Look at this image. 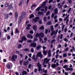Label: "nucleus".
Returning <instances> with one entry per match:
<instances>
[{"label": "nucleus", "instance_id": "53", "mask_svg": "<svg viewBox=\"0 0 75 75\" xmlns=\"http://www.w3.org/2000/svg\"><path fill=\"white\" fill-rule=\"evenodd\" d=\"M69 48L68 47H67L66 49H65L64 51H68V50Z\"/></svg>", "mask_w": 75, "mask_h": 75}, {"label": "nucleus", "instance_id": "9", "mask_svg": "<svg viewBox=\"0 0 75 75\" xmlns=\"http://www.w3.org/2000/svg\"><path fill=\"white\" fill-rule=\"evenodd\" d=\"M28 64H29V62H28V61H25L23 63V65L25 66H27Z\"/></svg>", "mask_w": 75, "mask_h": 75}, {"label": "nucleus", "instance_id": "29", "mask_svg": "<svg viewBox=\"0 0 75 75\" xmlns=\"http://www.w3.org/2000/svg\"><path fill=\"white\" fill-rule=\"evenodd\" d=\"M51 24H52V23L51 21H49L47 23V25H51Z\"/></svg>", "mask_w": 75, "mask_h": 75}, {"label": "nucleus", "instance_id": "23", "mask_svg": "<svg viewBox=\"0 0 75 75\" xmlns=\"http://www.w3.org/2000/svg\"><path fill=\"white\" fill-rule=\"evenodd\" d=\"M5 18L6 19H7L8 18V13H6L5 14Z\"/></svg>", "mask_w": 75, "mask_h": 75}, {"label": "nucleus", "instance_id": "39", "mask_svg": "<svg viewBox=\"0 0 75 75\" xmlns=\"http://www.w3.org/2000/svg\"><path fill=\"white\" fill-rule=\"evenodd\" d=\"M23 50L24 51H29V49L25 48Z\"/></svg>", "mask_w": 75, "mask_h": 75}, {"label": "nucleus", "instance_id": "37", "mask_svg": "<svg viewBox=\"0 0 75 75\" xmlns=\"http://www.w3.org/2000/svg\"><path fill=\"white\" fill-rule=\"evenodd\" d=\"M48 29H46L45 30V33L46 34L48 33Z\"/></svg>", "mask_w": 75, "mask_h": 75}, {"label": "nucleus", "instance_id": "2", "mask_svg": "<svg viewBox=\"0 0 75 75\" xmlns=\"http://www.w3.org/2000/svg\"><path fill=\"white\" fill-rule=\"evenodd\" d=\"M36 37H40L41 38H43L44 37V34L43 33H37L35 35Z\"/></svg>", "mask_w": 75, "mask_h": 75}, {"label": "nucleus", "instance_id": "55", "mask_svg": "<svg viewBox=\"0 0 75 75\" xmlns=\"http://www.w3.org/2000/svg\"><path fill=\"white\" fill-rule=\"evenodd\" d=\"M64 62L67 63V62H68V60H67V59H64Z\"/></svg>", "mask_w": 75, "mask_h": 75}, {"label": "nucleus", "instance_id": "35", "mask_svg": "<svg viewBox=\"0 0 75 75\" xmlns=\"http://www.w3.org/2000/svg\"><path fill=\"white\" fill-rule=\"evenodd\" d=\"M67 57V54L66 53H64L63 54V57Z\"/></svg>", "mask_w": 75, "mask_h": 75}, {"label": "nucleus", "instance_id": "20", "mask_svg": "<svg viewBox=\"0 0 75 75\" xmlns=\"http://www.w3.org/2000/svg\"><path fill=\"white\" fill-rule=\"evenodd\" d=\"M22 74L23 75H27V72L26 71H23V72H22Z\"/></svg>", "mask_w": 75, "mask_h": 75}, {"label": "nucleus", "instance_id": "3", "mask_svg": "<svg viewBox=\"0 0 75 75\" xmlns=\"http://www.w3.org/2000/svg\"><path fill=\"white\" fill-rule=\"evenodd\" d=\"M37 66L38 68H39L38 70V71H39V72H40V71L42 72V69H41V64H40V62H38Z\"/></svg>", "mask_w": 75, "mask_h": 75}, {"label": "nucleus", "instance_id": "4", "mask_svg": "<svg viewBox=\"0 0 75 75\" xmlns=\"http://www.w3.org/2000/svg\"><path fill=\"white\" fill-rule=\"evenodd\" d=\"M17 58V55L13 54L11 60L12 61H16Z\"/></svg>", "mask_w": 75, "mask_h": 75}, {"label": "nucleus", "instance_id": "52", "mask_svg": "<svg viewBox=\"0 0 75 75\" xmlns=\"http://www.w3.org/2000/svg\"><path fill=\"white\" fill-rule=\"evenodd\" d=\"M29 33H30V34H33V33H34V32H33V30H30L29 31Z\"/></svg>", "mask_w": 75, "mask_h": 75}, {"label": "nucleus", "instance_id": "47", "mask_svg": "<svg viewBox=\"0 0 75 75\" xmlns=\"http://www.w3.org/2000/svg\"><path fill=\"white\" fill-rule=\"evenodd\" d=\"M71 9H72L71 8H69L68 11V13H70V12L71 11Z\"/></svg>", "mask_w": 75, "mask_h": 75}, {"label": "nucleus", "instance_id": "18", "mask_svg": "<svg viewBox=\"0 0 75 75\" xmlns=\"http://www.w3.org/2000/svg\"><path fill=\"white\" fill-rule=\"evenodd\" d=\"M51 50H49L48 52V56L50 57L51 56Z\"/></svg>", "mask_w": 75, "mask_h": 75}, {"label": "nucleus", "instance_id": "64", "mask_svg": "<svg viewBox=\"0 0 75 75\" xmlns=\"http://www.w3.org/2000/svg\"><path fill=\"white\" fill-rule=\"evenodd\" d=\"M68 1H69V4H71L72 3V1L71 0H68Z\"/></svg>", "mask_w": 75, "mask_h": 75}, {"label": "nucleus", "instance_id": "26", "mask_svg": "<svg viewBox=\"0 0 75 75\" xmlns=\"http://www.w3.org/2000/svg\"><path fill=\"white\" fill-rule=\"evenodd\" d=\"M25 12H23L21 15V16H20V17H21L23 18V17H24V16H25Z\"/></svg>", "mask_w": 75, "mask_h": 75}, {"label": "nucleus", "instance_id": "54", "mask_svg": "<svg viewBox=\"0 0 75 75\" xmlns=\"http://www.w3.org/2000/svg\"><path fill=\"white\" fill-rule=\"evenodd\" d=\"M37 40H38V39L36 38H35L34 39V41H37Z\"/></svg>", "mask_w": 75, "mask_h": 75}, {"label": "nucleus", "instance_id": "16", "mask_svg": "<svg viewBox=\"0 0 75 75\" xmlns=\"http://www.w3.org/2000/svg\"><path fill=\"white\" fill-rule=\"evenodd\" d=\"M21 39L23 41H26V40H27V38L23 36L22 37Z\"/></svg>", "mask_w": 75, "mask_h": 75}, {"label": "nucleus", "instance_id": "5", "mask_svg": "<svg viewBox=\"0 0 75 75\" xmlns=\"http://www.w3.org/2000/svg\"><path fill=\"white\" fill-rule=\"evenodd\" d=\"M40 17H36L35 18L33 19L32 20L34 23H37V22H38V20H40Z\"/></svg>", "mask_w": 75, "mask_h": 75}, {"label": "nucleus", "instance_id": "36", "mask_svg": "<svg viewBox=\"0 0 75 75\" xmlns=\"http://www.w3.org/2000/svg\"><path fill=\"white\" fill-rule=\"evenodd\" d=\"M44 40L45 41V43H46V42L47 41V38H45L44 39Z\"/></svg>", "mask_w": 75, "mask_h": 75}, {"label": "nucleus", "instance_id": "51", "mask_svg": "<svg viewBox=\"0 0 75 75\" xmlns=\"http://www.w3.org/2000/svg\"><path fill=\"white\" fill-rule=\"evenodd\" d=\"M55 15V14L54 13H52V15H51V17L52 18H54V15Z\"/></svg>", "mask_w": 75, "mask_h": 75}, {"label": "nucleus", "instance_id": "27", "mask_svg": "<svg viewBox=\"0 0 75 75\" xmlns=\"http://www.w3.org/2000/svg\"><path fill=\"white\" fill-rule=\"evenodd\" d=\"M41 7H38L36 10V11H39L40 10V9H41Z\"/></svg>", "mask_w": 75, "mask_h": 75}, {"label": "nucleus", "instance_id": "8", "mask_svg": "<svg viewBox=\"0 0 75 75\" xmlns=\"http://www.w3.org/2000/svg\"><path fill=\"white\" fill-rule=\"evenodd\" d=\"M22 20H23V18L21 16H20L18 21V24H19L21 23V22Z\"/></svg>", "mask_w": 75, "mask_h": 75}, {"label": "nucleus", "instance_id": "6", "mask_svg": "<svg viewBox=\"0 0 75 75\" xmlns=\"http://www.w3.org/2000/svg\"><path fill=\"white\" fill-rule=\"evenodd\" d=\"M48 3V1L46 0V1L43 2V4H42L41 6V7H42L43 8L45 7V6H46V4Z\"/></svg>", "mask_w": 75, "mask_h": 75}, {"label": "nucleus", "instance_id": "38", "mask_svg": "<svg viewBox=\"0 0 75 75\" xmlns=\"http://www.w3.org/2000/svg\"><path fill=\"white\" fill-rule=\"evenodd\" d=\"M55 39H54L52 40V41H51V42H50V43H51V44L52 43H54V42H55Z\"/></svg>", "mask_w": 75, "mask_h": 75}, {"label": "nucleus", "instance_id": "7", "mask_svg": "<svg viewBox=\"0 0 75 75\" xmlns=\"http://www.w3.org/2000/svg\"><path fill=\"white\" fill-rule=\"evenodd\" d=\"M30 46L31 47H36L37 46V44L35 42H33L30 44Z\"/></svg>", "mask_w": 75, "mask_h": 75}, {"label": "nucleus", "instance_id": "11", "mask_svg": "<svg viewBox=\"0 0 75 75\" xmlns=\"http://www.w3.org/2000/svg\"><path fill=\"white\" fill-rule=\"evenodd\" d=\"M27 37L28 38H30V39H33V36L30 34H28Z\"/></svg>", "mask_w": 75, "mask_h": 75}, {"label": "nucleus", "instance_id": "57", "mask_svg": "<svg viewBox=\"0 0 75 75\" xmlns=\"http://www.w3.org/2000/svg\"><path fill=\"white\" fill-rule=\"evenodd\" d=\"M68 18H67V17H66L64 19V21H66V20H68Z\"/></svg>", "mask_w": 75, "mask_h": 75}, {"label": "nucleus", "instance_id": "30", "mask_svg": "<svg viewBox=\"0 0 75 75\" xmlns=\"http://www.w3.org/2000/svg\"><path fill=\"white\" fill-rule=\"evenodd\" d=\"M6 67L8 69H10L11 66H10V64H7L6 66Z\"/></svg>", "mask_w": 75, "mask_h": 75}, {"label": "nucleus", "instance_id": "15", "mask_svg": "<svg viewBox=\"0 0 75 75\" xmlns=\"http://www.w3.org/2000/svg\"><path fill=\"white\" fill-rule=\"evenodd\" d=\"M15 31L16 32H15V34H19L20 33V31L18 30V28H17L15 29Z\"/></svg>", "mask_w": 75, "mask_h": 75}, {"label": "nucleus", "instance_id": "49", "mask_svg": "<svg viewBox=\"0 0 75 75\" xmlns=\"http://www.w3.org/2000/svg\"><path fill=\"white\" fill-rule=\"evenodd\" d=\"M33 7H36V4H34L31 7V8H33Z\"/></svg>", "mask_w": 75, "mask_h": 75}, {"label": "nucleus", "instance_id": "33", "mask_svg": "<svg viewBox=\"0 0 75 75\" xmlns=\"http://www.w3.org/2000/svg\"><path fill=\"white\" fill-rule=\"evenodd\" d=\"M38 23L39 24H41L42 23V20H40L38 21Z\"/></svg>", "mask_w": 75, "mask_h": 75}, {"label": "nucleus", "instance_id": "42", "mask_svg": "<svg viewBox=\"0 0 75 75\" xmlns=\"http://www.w3.org/2000/svg\"><path fill=\"white\" fill-rule=\"evenodd\" d=\"M11 38V37H10V36L9 35H8L7 36V40H10V38Z\"/></svg>", "mask_w": 75, "mask_h": 75}, {"label": "nucleus", "instance_id": "12", "mask_svg": "<svg viewBox=\"0 0 75 75\" xmlns=\"http://www.w3.org/2000/svg\"><path fill=\"white\" fill-rule=\"evenodd\" d=\"M33 28L34 31L36 32L37 31V26L36 25H33Z\"/></svg>", "mask_w": 75, "mask_h": 75}, {"label": "nucleus", "instance_id": "40", "mask_svg": "<svg viewBox=\"0 0 75 75\" xmlns=\"http://www.w3.org/2000/svg\"><path fill=\"white\" fill-rule=\"evenodd\" d=\"M27 42L28 43H31L32 42V40H29L27 41Z\"/></svg>", "mask_w": 75, "mask_h": 75}, {"label": "nucleus", "instance_id": "31", "mask_svg": "<svg viewBox=\"0 0 75 75\" xmlns=\"http://www.w3.org/2000/svg\"><path fill=\"white\" fill-rule=\"evenodd\" d=\"M41 45H39V46H37L36 47V49L37 50H40V48H41Z\"/></svg>", "mask_w": 75, "mask_h": 75}, {"label": "nucleus", "instance_id": "63", "mask_svg": "<svg viewBox=\"0 0 75 75\" xmlns=\"http://www.w3.org/2000/svg\"><path fill=\"white\" fill-rule=\"evenodd\" d=\"M34 49H33V48H32L31 49V52H34Z\"/></svg>", "mask_w": 75, "mask_h": 75}, {"label": "nucleus", "instance_id": "41", "mask_svg": "<svg viewBox=\"0 0 75 75\" xmlns=\"http://www.w3.org/2000/svg\"><path fill=\"white\" fill-rule=\"evenodd\" d=\"M15 53L16 54H18V55H19V54H20V51H16Z\"/></svg>", "mask_w": 75, "mask_h": 75}, {"label": "nucleus", "instance_id": "58", "mask_svg": "<svg viewBox=\"0 0 75 75\" xmlns=\"http://www.w3.org/2000/svg\"><path fill=\"white\" fill-rule=\"evenodd\" d=\"M68 67V66L67 65H65L63 66V68H65L66 69V68H67Z\"/></svg>", "mask_w": 75, "mask_h": 75}, {"label": "nucleus", "instance_id": "34", "mask_svg": "<svg viewBox=\"0 0 75 75\" xmlns=\"http://www.w3.org/2000/svg\"><path fill=\"white\" fill-rule=\"evenodd\" d=\"M8 6H9V4H8V3H6L5 5V6L6 7H8Z\"/></svg>", "mask_w": 75, "mask_h": 75}, {"label": "nucleus", "instance_id": "19", "mask_svg": "<svg viewBox=\"0 0 75 75\" xmlns=\"http://www.w3.org/2000/svg\"><path fill=\"white\" fill-rule=\"evenodd\" d=\"M34 15L33 14H30L29 16V18L30 19L32 18H34Z\"/></svg>", "mask_w": 75, "mask_h": 75}, {"label": "nucleus", "instance_id": "56", "mask_svg": "<svg viewBox=\"0 0 75 75\" xmlns=\"http://www.w3.org/2000/svg\"><path fill=\"white\" fill-rule=\"evenodd\" d=\"M45 11H47L48 10V7L45 6Z\"/></svg>", "mask_w": 75, "mask_h": 75}, {"label": "nucleus", "instance_id": "45", "mask_svg": "<svg viewBox=\"0 0 75 75\" xmlns=\"http://www.w3.org/2000/svg\"><path fill=\"white\" fill-rule=\"evenodd\" d=\"M31 64H29L28 66V68L29 69H30V68H31Z\"/></svg>", "mask_w": 75, "mask_h": 75}, {"label": "nucleus", "instance_id": "10", "mask_svg": "<svg viewBox=\"0 0 75 75\" xmlns=\"http://www.w3.org/2000/svg\"><path fill=\"white\" fill-rule=\"evenodd\" d=\"M50 27L51 32L54 33V34L55 33V31H54V27L52 26H50Z\"/></svg>", "mask_w": 75, "mask_h": 75}, {"label": "nucleus", "instance_id": "60", "mask_svg": "<svg viewBox=\"0 0 75 75\" xmlns=\"http://www.w3.org/2000/svg\"><path fill=\"white\" fill-rule=\"evenodd\" d=\"M11 35L12 36L14 35V33H13V30H11Z\"/></svg>", "mask_w": 75, "mask_h": 75}, {"label": "nucleus", "instance_id": "28", "mask_svg": "<svg viewBox=\"0 0 75 75\" xmlns=\"http://www.w3.org/2000/svg\"><path fill=\"white\" fill-rule=\"evenodd\" d=\"M21 47H22V45H21V44H19L18 46V49H20V48H21Z\"/></svg>", "mask_w": 75, "mask_h": 75}, {"label": "nucleus", "instance_id": "50", "mask_svg": "<svg viewBox=\"0 0 75 75\" xmlns=\"http://www.w3.org/2000/svg\"><path fill=\"white\" fill-rule=\"evenodd\" d=\"M67 28H64V31L65 33H66L67 32Z\"/></svg>", "mask_w": 75, "mask_h": 75}, {"label": "nucleus", "instance_id": "17", "mask_svg": "<svg viewBox=\"0 0 75 75\" xmlns=\"http://www.w3.org/2000/svg\"><path fill=\"white\" fill-rule=\"evenodd\" d=\"M66 70L67 71H73V69L72 68H66Z\"/></svg>", "mask_w": 75, "mask_h": 75}, {"label": "nucleus", "instance_id": "22", "mask_svg": "<svg viewBox=\"0 0 75 75\" xmlns=\"http://www.w3.org/2000/svg\"><path fill=\"white\" fill-rule=\"evenodd\" d=\"M38 14L39 15H42V16H43L44 15V12H42L39 11L38 13Z\"/></svg>", "mask_w": 75, "mask_h": 75}, {"label": "nucleus", "instance_id": "1", "mask_svg": "<svg viewBox=\"0 0 75 75\" xmlns=\"http://www.w3.org/2000/svg\"><path fill=\"white\" fill-rule=\"evenodd\" d=\"M38 57H40V58H42L43 57V55L41 53V52H38L36 55V57L35 58L34 60L35 61H36L38 59Z\"/></svg>", "mask_w": 75, "mask_h": 75}, {"label": "nucleus", "instance_id": "59", "mask_svg": "<svg viewBox=\"0 0 75 75\" xmlns=\"http://www.w3.org/2000/svg\"><path fill=\"white\" fill-rule=\"evenodd\" d=\"M50 11L47 12L46 14V16H48V15L50 14Z\"/></svg>", "mask_w": 75, "mask_h": 75}, {"label": "nucleus", "instance_id": "62", "mask_svg": "<svg viewBox=\"0 0 75 75\" xmlns=\"http://www.w3.org/2000/svg\"><path fill=\"white\" fill-rule=\"evenodd\" d=\"M35 58V55H33V57H32V59L34 60Z\"/></svg>", "mask_w": 75, "mask_h": 75}, {"label": "nucleus", "instance_id": "48", "mask_svg": "<svg viewBox=\"0 0 75 75\" xmlns=\"http://www.w3.org/2000/svg\"><path fill=\"white\" fill-rule=\"evenodd\" d=\"M51 8H52V6L51 5H50L49 6V7H48L49 10H50L51 9Z\"/></svg>", "mask_w": 75, "mask_h": 75}, {"label": "nucleus", "instance_id": "24", "mask_svg": "<svg viewBox=\"0 0 75 75\" xmlns=\"http://www.w3.org/2000/svg\"><path fill=\"white\" fill-rule=\"evenodd\" d=\"M43 52L44 55H46L47 54V52H48V51H45V50H43Z\"/></svg>", "mask_w": 75, "mask_h": 75}, {"label": "nucleus", "instance_id": "13", "mask_svg": "<svg viewBox=\"0 0 75 75\" xmlns=\"http://www.w3.org/2000/svg\"><path fill=\"white\" fill-rule=\"evenodd\" d=\"M27 26L28 27H27L26 28L27 30H30V27H31V25L30 24H28L27 25Z\"/></svg>", "mask_w": 75, "mask_h": 75}, {"label": "nucleus", "instance_id": "43", "mask_svg": "<svg viewBox=\"0 0 75 75\" xmlns=\"http://www.w3.org/2000/svg\"><path fill=\"white\" fill-rule=\"evenodd\" d=\"M64 41L66 42H68V39H67V38H65L64 39Z\"/></svg>", "mask_w": 75, "mask_h": 75}, {"label": "nucleus", "instance_id": "61", "mask_svg": "<svg viewBox=\"0 0 75 75\" xmlns=\"http://www.w3.org/2000/svg\"><path fill=\"white\" fill-rule=\"evenodd\" d=\"M19 42L20 43H22V42H23V41L22 40H20L19 41Z\"/></svg>", "mask_w": 75, "mask_h": 75}, {"label": "nucleus", "instance_id": "46", "mask_svg": "<svg viewBox=\"0 0 75 75\" xmlns=\"http://www.w3.org/2000/svg\"><path fill=\"white\" fill-rule=\"evenodd\" d=\"M23 4V1H21V2L19 3V5L20 6H21Z\"/></svg>", "mask_w": 75, "mask_h": 75}, {"label": "nucleus", "instance_id": "14", "mask_svg": "<svg viewBox=\"0 0 75 75\" xmlns=\"http://www.w3.org/2000/svg\"><path fill=\"white\" fill-rule=\"evenodd\" d=\"M58 8H55V9L54 10V12L55 14H57V13H58Z\"/></svg>", "mask_w": 75, "mask_h": 75}, {"label": "nucleus", "instance_id": "32", "mask_svg": "<svg viewBox=\"0 0 75 75\" xmlns=\"http://www.w3.org/2000/svg\"><path fill=\"white\" fill-rule=\"evenodd\" d=\"M8 7L9 9H11V8H12L13 7V6H12V5L10 4L9 6H8Z\"/></svg>", "mask_w": 75, "mask_h": 75}, {"label": "nucleus", "instance_id": "44", "mask_svg": "<svg viewBox=\"0 0 75 75\" xmlns=\"http://www.w3.org/2000/svg\"><path fill=\"white\" fill-rule=\"evenodd\" d=\"M44 26H42L40 28V30H44Z\"/></svg>", "mask_w": 75, "mask_h": 75}, {"label": "nucleus", "instance_id": "25", "mask_svg": "<svg viewBox=\"0 0 75 75\" xmlns=\"http://www.w3.org/2000/svg\"><path fill=\"white\" fill-rule=\"evenodd\" d=\"M15 18H17V17H18V13L17 12H16L15 13Z\"/></svg>", "mask_w": 75, "mask_h": 75}, {"label": "nucleus", "instance_id": "21", "mask_svg": "<svg viewBox=\"0 0 75 75\" xmlns=\"http://www.w3.org/2000/svg\"><path fill=\"white\" fill-rule=\"evenodd\" d=\"M57 67V64H53L51 65V67L52 68H54Z\"/></svg>", "mask_w": 75, "mask_h": 75}]
</instances>
